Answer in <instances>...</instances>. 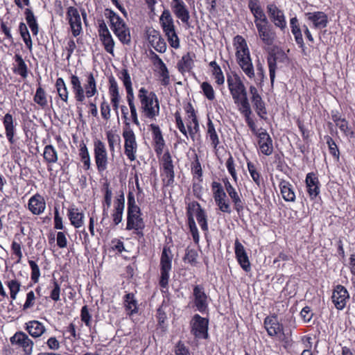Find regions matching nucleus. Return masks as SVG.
I'll use <instances>...</instances> for the list:
<instances>
[{
	"instance_id": "f257e3e1",
	"label": "nucleus",
	"mask_w": 355,
	"mask_h": 355,
	"mask_svg": "<svg viewBox=\"0 0 355 355\" xmlns=\"http://www.w3.org/2000/svg\"><path fill=\"white\" fill-rule=\"evenodd\" d=\"M85 82L83 86L79 78L72 74L70 76L71 85L74 98L77 102L83 103L85 98H91L98 94L96 81L92 72L85 74Z\"/></svg>"
},
{
	"instance_id": "f03ea898",
	"label": "nucleus",
	"mask_w": 355,
	"mask_h": 355,
	"mask_svg": "<svg viewBox=\"0 0 355 355\" xmlns=\"http://www.w3.org/2000/svg\"><path fill=\"white\" fill-rule=\"evenodd\" d=\"M138 98L140 103V111L149 119H155L159 114V102L157 96L153 92H149L144 87L138 91Z\"/></svg>"
},
{
	"instance_id": "7ed1b4c3",
	"label": "nucleus",
	"mask_w": 355,
	"mask_h": 355,
	"mask_svg": "<svg viewBox=\"0 0 355 355\" xmlns=\"http://www.w3.org/2000/svg\"><path fill=\"white\" fill-rule=\"evenodd\" d=\"M173 254L170 248L164 246L160 258V278L159 286L163 288H166L168 284L169 272L172 268V259Z\"/></svg>"
},
{
	"instance_id": "20e7f679",
	"label": "nucleus",
	"mask_w": 355,
	"mask_h": 355,
	"mask_svg": "<svg viewBox=\"0 0 355 355\" xmlns=\"http://www.w3.org/2000/svg\"><path fill=\"white\" fill-rule=\"evenodd\" d=\"M122 136L124 139V153L125 155L130 161L135 160L138 145L135 134L130 127L129 123H127L126 127L123 129Z\"/></svg>"
},
{
	"instance_id": "39448f33",
	"label": "nucleus",
	"mask_w": 355,
	"mask_h": 355,
	"mask_svg": "<svg viewBox=\"0 0 355 355\" xmlns=\"http://www.w3.org/2000/svg\"><path fill=\"white\" fill-rule=\"evenodd\" d=\"M94 153L97 170L102 173L107 168L108 157L105 144L101 140L94 141Z\"/></svg>"
},
{
	"instance_id": "423d86ee",
	"label": "nucleus",
	"mask_w": 355,
	"mask_h": 355,
	"mask_svg": "<svg viewBox=\"0 0 355 355\" xmlns=\"http://www.w3.org/2000/svg\"><path fill=\"white\" fill-rule=\"evenodd\" d=\"M227 83L233 101H239L248 96L244 83L237 74L227 75Z\"/></svg>"
},
{
	"instance_id": "0eeeda50",
	"label": "nucleus",
	"mask_w": 355,
	"mask_h": 355,
	"mask_svg": "<svg viewBox=\"0 0 355 355\" xmlns=\"http://www.w3.org/2000/svg\"><path fill=\"white\" fill-rule=\"evenodd\" d=\"M208 325V319L195 314L191 321V332L196 338L207 339L209 337Z\"/></svg>"
},
{
	"instance_id": "6e6552de",
	"label": "nucleus",
	"mask_w": 355,
	"mask_h": 355,
	"mask_svg": "<svg viewBox=\"0 0 355 355\" xmlns=\"http://www.w3.org/2000/svg\"><path fill=\"white\" fill-rule=\"evenodd\" d=\"M267 12L272 22L276 27L284 31L286 26V17L283 10H280L275 3H271L267 5Z\"/></svg>"
},
{
	"instance_id": "1a4fd4ad",
	"label": "nucleus",
	"mask_w": 355,
	"mask_h": 355,
	"mask_svg": "<svg viewBox=\"0 0 355 355\" xmlns=\"http://www.w3.org/2000/svg\"><path fill=\"white\" fill-rule=\"evenodd\" d=\"M12 345L22 348L26 355H31L33 352V342L28 336L22 331L16 332L10 339Z\"/></svg>"
},
{
	"instance_id": "9d476101",
	"label": "nucleus",
	"mask_w": 355,
	"mask_h": 355,
	"mask_svg": "<svg viewBox=\"0 0 355 355\" xmlns=\"http://www.w3.org/2000/svg\"><path fill=\"white\" fill-rule=\"evenodd\" d=\"M255 26L262 42L268 46L272 45L276 39V33L269 21L258 24Z\"/></svg>"
},
{
	"instance_id": "9b49d317",
	"label": "nucleus",
	"mask_w": 355,
	"mask_h": 355,
	"mask_svg": "<svg viewBox=\"0 0 355 355\" xmlns=\"http://www.w3.org/2000/svg\"><path fill=\"white\" fill-rule=\"evenodd\" d=\"M349 300V294L347 288L342 285H336L332 293L331 300L338 310H343Z\"/></svg>"
},
{
	"instance_id": "f8f14e48",
	"label": "nucleus",
	"mask_w": 355,
	"mask_h": 355,
	"mask_svg": "<svg viewBox=\"0 0 355 355\" xmlns=\"http://www.w3.org/2000/svg\"><path fill=\"white\" fill-rule=\"evenodd\" d=\"M98 31L100 40L102 42L105 50L112 55H114V48L115 42L110 31L107 28V25L103 21H101L99 23Z\"/></svg>"
},
{
	"instance_id": "ddd939ff",
	"label": "nucleus",
	"mask_w": 355,
	"mask_h": 355,
	"mask_svg": "<svg viewBox=\"0 0 355 355\" xmlns=\"http://www.w3.org/2000/svg\"><path fill=\"white\" fill-rule=\"evenodd\" d=\"M67 19L69 21L71 33L73 37L78 36L83 31L80 15L78 9L70 6L67 9Z\"/></svg>"
},
{
	"instance_id": "4468645a",
	"label": "nucleus",
	"mask_w": 355,
	"mask_h": 355,
	"mask_svg": "<svg viewBox=\"0 0 355 355\" xmlns=\"http://www.w3.org/2000/svg\"><path fill=\"white\" fill-rule=\"evenodd\" d=\"M162 166L165 178L163 181L166 186L171 185L174 182V166L169 152H166L162 156Z\"/></svg>"
},
{
	"instance_id": "2eb2a0df",
	"label": "nucleus",
	"mask_w": 355,
	"mask_h": 355,
	"mask_svg": "<svg viewBox=\"0 0 355 355\" xmlns=\"http://www.w3.org/2000/svg\"><path fill=\"white\" fill-rule=\"evenodd\" d=\"M258 137V146L261 153L265 155H270L273 152L272 139L266 130L261 128Z\"/></svg>"
},
{
	"instance_id": "dca6fc26",
	"label": "nucleus",
	"mask_w": 355,
	"mask_h": 355,
	"mask_svg": "<svg viewBox=\"0 0 355 355\" xmlns=\"http://www.w3.org/2000/svg\"><path fill=\"white\" fill-rule=\"evenodd\" d=\"M234 251L236 258L242 269L245 272L251 270V265L248 256L246 253L244 246L239 242V239H236L234 243Z\"/></svg>"
},
{
	"instance_id": "f3484780",
	"label": "nucleus",
	"mask_w": 355,
	"mask_h": 355,
	"mask_svg": "<svg viewBox=\"0 0 355 355\" xmlns=\"http://www.w3.org/2000/svg\"><path fill=\"white\" fill-rule=\"evenodd\" d=\"M249 92L251 95V101L256 110L257 114L261 117L264 118V115L267 114L265 107V103L262 100L261 96L258 92L257 89L254 85L249 87Z\"/></svg>"
},
{
	"instance_id": "a211bd4d",
	"label": "nucleus",
	"mask_w": 355,
	"mask_h": 355,
	"mask_svg": "<svg viewBox=\"0 0 355 355\" xmlns=\"http://www.w3.org/2000/svg\"><path fill=\"white\" fill-rule=\"evenodd\" d=\"M193 295L194 297V304L197 310L204 313L207 309V295L205 293V289L201 285H196L193 288Z\"/></svg>"
},
{
	"instance_id": "6ab92c4d",
	"label": "nucleus",
	"mask_w": 355,
	"mask_h": 355,
	"mask_svg": "<svg viewBox=\"0 0 355 355\" xmlns=\"http://www.w3.org/2000/svg\"><path fill=\"white\" fill-rule=\"evenodd\" d=\"M145 227L143 218L141 217V210L128 211L127 230H142Z\"/></svg>"
},
{
	"instance_id": "aec40b11",
	"label": "nucleus",
	"mask_w": 355,
	"mask_h": 355,
	"mask_svg": "<svg viewBox=\"0 0 355 355\" xmlns=\"http://www.w3.org/2000/svg\"><path fill=\"white\" fill-rule=\"evenodd\" d=\"M264 327L271 337L279 336L283 333V325L278 322L277 317L268 316L264 320Z\"/></svg>"
},
{
	"instance_id": "412c9836",
	"label": "nucleus",
	"mask_w": 355,
	"mask_h": 355,
	"mask_svg": "<svg viewBox=\"0 0 355 355\" xmlns=\"http://www.w3.org/2000/svg\"><path fill=\"white\" fill-rule=\"evenodd\" d=\"M305 182L310 198L315 199L320 193V184L318 178L315 173H309L306 176Z\"/></svg>"
},
{
	"instance_id": "4be33fe9",
	"label": "nucleus",
	"mask_w": 355,
	"mask_h": 355,
	"mask_svg": "<svg viewBox=\"0 0 355 355\" xmlns=\"http://www.w3.org/2000/svg\"><path fill=\"white\" fill-rule=\"evenodd\" d=\"M305 15L307 19L312 22L314 28L322 29L327 27L328 17L324 12L321 11L306 12Z\"/></svg>"
},
{
	"instance_id": "5701e85b",
	"label": "nucleus",
	"mask_w": 355,
	"mask_h": 355,
	"mask_svg": "<svg viewBox=\"0 0 355 355\" xmlns=\"http://www.w3.org/2000/svg\"><path fill=\"white\" fill-rule=\"evenodd\" d=\"M152 131L154 149L157 155H161L165 146V141L159 127L154 123L150 125Z\"/></svg>"
},
{
	"instance_id": "b1692460",
	"label": "nucleus",
	"mask_w": 355,
	"mask_h": 355,
	"mask_svg": "<svg viewBox=\"0 0 355 355\" xmlns=\"http://www.w3.org/2000/svg\"><path fill=\"white\" fill-rule=\"evenodd\" d=\"M46 208L44 198L37 193L33 196L28 200V209L35 215H40L43 213Z\"/></svg>"
},
{
	"instance_id": "393cba45",
	"label": "nucleus",
	"mask_w": 355,
	"mask_h": 355,
	"mask_svg": "<svg viewBox=\"0 0 355 355\" xmlns=\"http://www.w3.org/2000/svg\"><path fill=\"white\" fill-rule=\"evenodd\" d=\"M124 207L125 198L123 193H122L114 202V210L112 216L114 225H118L121 222Z\"/></svg>"
},
{
	"instance_id": "a878e982",
	"label": "nucleus",
	"mask_w": 355,
	"mask_h": 355,
	"mask_svg": "<svg viewBox=\"0 0 355 355\" xmlns=\"http://www.w3.org/2000/svg\"><path fill=\"white\" fill-rule=\"evenodd\" d=\"M14 119L10 113L4 115L3 119V124L5 128V132L8 141L10 144L14 143V136L15 135L17 123H14Z\"/></svg>"
},
{
	"instance_id": "bb28decb",
	"label": "nucleus",
	"mask_w": 355,
	"mask_h": 355,
	"mask_svg": "<svg viewBox=\"0 0 355 355\" xmlns=\"http://www.w3.org/2000/svg\"><path fill=\"white\" fill-rule=\"evenodd\" d=\"M171 8L175 15L180 19L182 23L188 24L190 15L183 0L172 3Z\"/></svg>"
},
{
	"instance_id": "cd10ccee",
	"label": "nucleus",
	"mask_w": 355,
	"mask_h": 355,
	"mask_svg": "<svg viewBox=\"0 0 355 355\" xmlns=\"http://www.w3.org/2000/svg\"><path fill=\"white\" fill-rule=\"evenodd\" d=\"M236 46V60L241 58L250 57V51L247 45L245 40L241 35H236L234 37Z\"/></svg>"
},
{
	"instance_id": "c85d7f7f",
	"label": "nucleus",
	"mask_w": 355,
	"mask_h": 355,
	"mask_svg": "<svg viewBox=\"0 0 355 355\" xmlns=\"http://www.w3.org/2000/svg\"><path fill=\"white\" fill-rule=\"evenodd\" d=\"M67 216L71 224L76 228L81 227L84 224L85 215L78 208L70 207L68 209Z\"/></svg>"
},
{
	"instance_id": "c756f323",
	"label": "nucleus",
	"mask_w": 355,
	"mask_h": 355,
	"mask_svg": "<svg viewBox=\"0 0 355 355\" xmlns=\"http://www.w3.org/2000/svg\"><path fill=\"white\" fill-rule=\"evenodd\" d=\"M290 25L291 32L294 35L296 43L298 44L299 47L304 51L305 44L303 40L302 31L298 23V19L296 17H292L290 19Z\"/></svg>"
},
{
	"instance_id": "7c9ffc66",
	"label": "nucleus",
	"mask_w": 355,
	"mask_h": 355,
	"mask_svg": "<svg viewBox=\"0 0 355 355\" xmlns=\"http://www.w3.org/2000/svg\"><path fill=\"white\" fill-rule=\"evenodd\" d=\"M159 23L164 33L175 31L173 19L168 10L165 9L159 17Z\"/></svg>"
},
{
	"instance_id": "2f4dec72",
	"label": "nucleus",
	"mask_w": 355,
	"mask_h": 355,
	"mask_svg": "<svg viewBox=\"0 0 355 355\" xmlns=\"http://www.w3.org/2000/svg\"><path fill=\"white\" fill-rule=\"evenodd\" d=\"M281 194L284 200L286 202H294L295 200V194L293 185L288 181L282 180L279 182Z\"/></svg>"
},
{
	"instance_id": "473e14b6",
	"label": "nucleus",
	"mask_w": 355,
	"mask_h": 355,
	"mask_svg": "<svg viewBox=\"0 0 355 355\" xmlns=\"http://www.w3.org/2000/svg\"><path fill=\"white\" fill-rule=\"evenodd\" d=\"M229 197L232 200L234 205V208L238 214L242 212L244 209L245 202L241 198V196L236 191L235 188L233 187L226 190Z\"/></svg>"
},
{
	"instance_id": "72a5a7b5",
	"label": "nucleus",
	"mask_w": 355,
	"mask_h": 355,
	"mask_svg": "<svg viewBox=\"0 0 355 355\" xmlns=\"http://www.w3.org/2000/svg\"><path fill=\"white\" fill-rule=\"evenodd\" d=\"M26 325V329L28 334L34 338L41 336L46 330L43 324L37 320L29 321Z\"/></svg>"
},
{
	"instance_id": "f704fd0d",
	"label": "nucleus",
	"mask_w": 355,
	"mask_h": 355,
	"mask_svg": "<svg viewBox=\"0 0 355 355\" xmlns=\"http://www.w3.org/2000/svg\"><path fill=\"white\" fill-rule=\"evenodd\" d=\"M237 62L245 74L250 79L255 78L254 69L250 56L241 58L237 60Z\"/></svg>"
},
{
	"instance_id": "c9c22d12",
	"label": "nucleus",
	"mask_w": 355,
	"mask_h": 355,
	"mask_svg": "<svg viewBox=\"0 0 355 355\" xmlns=\"http://www.w3.org/2000/svg\"><path fill=\"white\" fill-rule=\"evenodd\" d=\"M124 306L127 314L132 315L138 312V304L133 293H128L124 296Z\"/></svg>"
},
{
	"instance_id": "e433bc0d",
	"label": "nucleus",
	"mask_w": 355,
	"mask_h": 355,
	"mask_svg": "<svg viewBox=\"0 0 355 355\" xmlns=\"http://www.w3.org/2000/svg\"><path fill=\"white\" fill-rule=\"evenodd\" d=\"M194 62L192 56L189 53L184 55L181 60L177 64L178 71L184 74L185 72H189L193 67Z\"/></svg>"
},
{
	"instance_id": "4c0bfd02",
	"label": "nucleus",
	"mask_w": 355,
	"mask_h": 355,
	"mask_svg": "<svg viewBox=\"0 0 355 355\" xmlns=\"http://www.w3.org/2000/svg\"><path fill=\"white\" fill-rule=\"evenodd\" d=\"M43 158L47 165L55 164L58 160V155L53 145H46L44 148Z\"/></svg>"
},
{
	"instance_id": "58836bf2",
	"label": "nucleus",
	"mask_w": 355,
	"mask_h": 355,
	"mask_svg": "<svg viewBox=\"0 0 355 355\" xmlns=\"http://www.w3.org/2000/svg\"><path fill=\"white\" fill-rule=\"evenodd\" d=\"M105 16L110 19L111 29L112 31H114L115 28H120L125 24L123 19L111 9H105Z\"/></svg>"
},
{
	"instance_id": "ea45409f",
	"label": "nucleus",
	"mask_w": 355,
	"mask_h": 355,
	"mask_svg": "<svg viewBox=\"0 0 355 355\" xmlns=\"http://www.w3.org/2000/svg\"><path fill=\"white\" fill-rule=\"evenodd\" d=\"M207 138H209L211 141V146L216 149L219 144L218 135L216 131L214 125L210 119L207 121Z\"/></svg>"
},
{
	"instance_id": "a19ab883",
	"label": "nucleus",
	"mask_w": 355,
	"mask_h": 355,
	"mask_svg": "<svg viewBox=\"0 0 355 355\" xmlns=\"http://www.w3.org/2000/svg\"><path fill=\"white\" fill-rule=\"evenodd\" d=\"M214 198L220 211L227 214H230L232 212L230 203L227 198L226 193L214 196Z\"/></svg>"
},
{
	"instance_id": "79ce46f5",
	"label": "nucleus",
	"mask_w": 355,
	"mask_h": 355,
	"mask_svg": "<svg viewBox=\"0 0 355 355\" xmlns=\"http://www.w3.org/2000/svg\"><path fill=\"white\" fill-rule=\"evenodd\" d=\"M187 112L189 113L188 116L189 118H192V122L193 123L192 129H191V131H189L187 134H189V137L193 141H195L200 132L199 123L197 119L195 111L191 105L189 110H187Z\"/></svg>"
},
{
	"instance_id": "37998d69",
	"label": "nucleus",
	"mask_w": 355,
	"mask_h": 355,
	"mask_svg": "<svg viewBox=\"0 0 355 355\" xmlns=\"http://www.w3.org/2000/svg\"><path fill=\"white\" fill-rule=\"evenodd\" d=\"M113 32L121 43L128 44L130 42V30L126 24L120 28H115Z\"/></svg>"
},
{
	"instance_id": "c03bdc74",
	"label": "nucleus",
	"mask_w": 355,
	"mask_h": 355,
	"mask_svg": "<svg viewBox=\"0 0 355 355\" xmlns=\"http://www.w3.org/2000/svg\"><path fill=\"white\" fill-rule=\"evenodd\" d=\"M209 65L211 68V73L216 83L218 85H223L225 83V77L220 67L214 60L210 62Z\"/></svg>"
},
{
	"instance_id": "a18cd8bd",
	"label": "nucleus",
	"mask_w": 355,
	"mask_h": 355,
	"mask_svg": "<svg viewBox=\"0 0 355 355\" xmlns=\"http://www.w3.org/2000/svg\"><path fill=\"white\" fill-rule=\"evenodd\" d=\"M234 102L237 105L239 111L244 117L252 114V112L248 96L240 98L239 101H234Z\"/></svg>"
},
{
	"instance_id": "49530a36",
	"label": "nucleus",
	"mask_w": 355,
	"mask_h": 355,
	"mask_svg": "<svg viewBox=\"0 0 355 355\" xmlns=\"http://www.w3.org/2000/svg\"><path fill=\"white\" fill-rule=\"evenodd\" d=\"M55 87L60 99L64 102L67 103L69 98V91L62 78H57Z\"/></svg>"
},
{
	"instance_id": "de8ad7c7",
	"label": "nucleus",
	"mask_w": 355,
	"mask_h": 355,
	"mask_svg": "<svg viewBox=\"0 0 355 355\" xmlns=\"http://www.w3.org/2000/svg\"><path fill=\"white\" fill-rule=\"evenodd\" d=\"M14 59L15 62L17 63L14 71L17 74L20 75L21 77L24 78H26L28 76V69L22 57L19 54H15Z\"/></svg>"
},
{
	"instance_id": "09e8293b",
	"label": "nucleus",
	"mask_w": 355,
	"mask_h": 355,
	"mask_svg": "<svg viewBox=\"0 0 355 355\" xmlns=\"http://www.w3.org/2000/svg\"><path fill=\"white\" fill-rule=\"evenodd\" d=\"M79 147V156L81 159V161L83 162L84 169L89 170L90 168L91 162L87 146L84 142H82L80 144Z\"/></svg>"
},
{
	"instance_id": "8fccbe9b",
	"label": "nucleus",
	"mask_w": 355,
	"mask_h": 355,
	"mask_svg": "<svg viewBox=\"0 0 355 355\" xmlns=\"http://www.w3.org/2000/svg\"><path fill=\"white\" fill-rule=\"evenodd\" d=\"M26 20L33 34L37 35L39 31L38 24L33 11L31 9H26L25 10Z\"/></svg>"
},
{
	"instance_id": "3c124183",
	"label": "nucleus",
	"mask_w": 355,
	"mask_h": 355,
	"mask_svg": "<svg viewBox=\"0 0 355 355\" xmlns=\"http://www.w3.org/2000/svg\"><path fill=\"white\" fill-rule=\"evenodd\" d=\"M345 136L352 139L354 137V132L349 126V122L345 118H342L338 122L335 123Z\"/></svg>"
},
{
	"instance_id": "603ef678",
	"label": "nucleus",
	"mask_w": 355,
	"mask_h": 355,
	"mask_svg": "<svg viewBox=\"0 0 355 355\" xmlns=\"http://www.w3.org/2000/svg\"><path fill=\"white\" fill-rule=\"evenodd\" d=\"M247 166L252 180L259 187L263 181L260 173L257 171L256 166L251 162H248Z\"/></svg>"
},
{
	"instance_id": "864d4df0",
	"label": "nucleus",
	"mask_w": 355,
	"mask_h": 355,
	"mask_svg": "<svg viewBox=\"0 0 355 355\" xmlns=\"http://www.w3.org/2000/svg\"><path fill=\"white\" fill-rule=\"evenodd\" d=\"M198 252L195 249L187 247L185 250V254L183 257V260L185 263H188L191 266H196L198 263Z\"/></svg>"
},
{
	"instance_id": "5fc2aeb1",
	"label": "nucleus",
	"mask_w": 355,
	"mask_h": 355,
	"mask_svg": "<svg viewBox=\"0 0 355 355\" xmlns=\"http://www.w3.org/2000/svg\"><path fill=\"white\" fill-rule=\"evenodd\" d=\"M106 137L110 150L112 153V155L114 156V146L116 144L120 145V137L117 134L114 133L112 130H109L106 132Z\"/></svg>"
},
{
	"instance_id": "6e6d98bb",
	"label": "nucleus",
	"mask_w": 355,
	"mask_h": 355,
	"mask_svg": "<svg viewBox=\"0 0 355 355\" xmlns=\"http://www.w3.org/2000/svg\"><path fill=\"white\" fill-rule=\"evenodd\" d=\"M196 220L200 226L202 230L206 234L208 232L207 215L206 211L202 209L198 211L196 214Z\"/></svg>"
},
{
	"instance_id": "4d7b16f0",
	"label": "nucleus",
	"mask_w": 355,
	"mask_h": 355,
	"mask_svg": "<svg viewBox=\"0 0 355 355\" xmlns=\"http://www.w3.org/2000/svg\"><path fill=\"white\" fill-rule=\"evenodd\" d=\"M34 101L40 105L42 107H44L47 105L46 95L44 89L41 87H39L34 96Z\"/></svg>"
},
{
	"instance_id": "13d9d810",
	"label": "nucleus",
	"mask_w": 355,
	"mask_h": 355,
	"mask_svg": "<svg viewBox=\"0 0 355 355\" xmlns=\"http://www.w3.org/2000/svg\"><path fill=\"white\" fill-rule=\"evenodd\" d=\"M188 225L194 243L196 244H198L200 240L199 232L196 222L194 220L193 216L192 214H189V220H188Z\"/></svg>"
},
{
	"instance_id": "bf43d9fd",
	"label": "nucleus",
	"mask_w": 355,
	"mask_h": 355,
	"mask_svg": "<svg viewBox=\"0 0 355 355\" xmlns=\"http://www.w3.org/2000/svg\"><path fill=\"white\" fill-rule=\"evenodd\" d=\"M7 286L10 290V297L12 300H15L17 297V295L20 291L21 283L14 279L7 282Z\"/></svg>"
},
{
	"instance_id": "052dcab7",
	"label": "nucleus",
	"mask_w": 355,
	"mask_h": 355,
	"mask_svg": "<svg viewBox=\"0 0 355 355\" xmlns=\"http://www.w3.org/2000/svg\"><path fill=\"white\" fill-rule=\"evenodd\" d=\"M63 335L66 336V338L69 339L71 342L80 338V335L76 333V324L73 322L66 327Z\"/></svg>"
},
{
	"instance_id": "680f3d73",
	"label": "nucleus",
	"mask_w": 355,
	"mask_h": 355,
	"mask_svg": "<svg viewBox=\"0 0 355 355\" xmlns=\"http://www.w3.org/2000/svg\"><path fill=\"white\" fill-rule=\"evenodd\" d=\"M191 172L195 178L202 182V170L197 155H196L195 160L191 163Z\"/></svg>"
},
{
	"instance_id": "e2e57ef3",
	"label": "nucleus",
	"mask_w": 355,
	"mask_h": 355,
	"mask_svg": "<svg viewBox=\"0 0 355 355\" xmlns=\"http://www.w3.org/2000/svg\"><path fill=\"white\" fill-rule=\"evenodd\" d=\"M112 192L109 188L108 184H105V191L104 196V201L103 204V216H107V210L110 207L112 203Z\"/></svg>"
},
{
	"instance_id": "0e129e2a",
	"label": "nucleus",
	"mask_w": 355,
	"mask_h": 355,
	"mask_svg": "<svg viewBox=\"0 0 355 355\" xmlns=\"http://www.w3.org/2000/svg\"><path fill=\"white\" fill-rule=\"evenodd\" d=\"M268 64L269 68V75L270 78L271 85H273L275 78V71L277 69V60L275 56H270L268 58Z\"/></svg>"
},
{
	"instance_id": "69168bd1",
	"label": "nucleus",
	"mask_w": 355,
	"mask_h": 355,
	"mask_svg": "<svg viewBox=\"0 0 355 355\" xmlns=\"http://www.w3.org/2000/svg\"><path fill=\"white\" fill-rule=\"evenodd\" d=\"M157 68L159 69V76L162 78L161 84L163 86L168 85L170 84V76L166 64H163Z\"/></svg>"
},
{
	"instance_id": "338daca9",
	"label": "nucleus",
	"mask_w": 355,
	"mask_h": 355,
	"mask_svg": "<svg viewBox=\"0 0 355 355\" xmlns=\"http://www.w3.org/2000/svg\"><path fill=\"white\" fill-rule=\"evenodd\" d=\"M201 89L204 95L207 98L208 100L213 101L215 98V92L213 87L210 83L207 82H203L201 84Z\"/></svg>"
},
{
	"instance_id": "774afa93",
	"label": "nucleus",
	"mask_w": 355,
	"mask_h": 355,
	"mask_svg": "<svg viewBox=\"0 0 355 355\" xmlns=\"http://www.w3.org/2000/svg\"><path fill=\"white\" fill-rule=\"evenodd\" d=\"M252 14L254 17V25H257L258 24L266 22L268 21L265 12H263L262 7L259 10H255L252 12Z\"/></svg>"
}]
</instances>
